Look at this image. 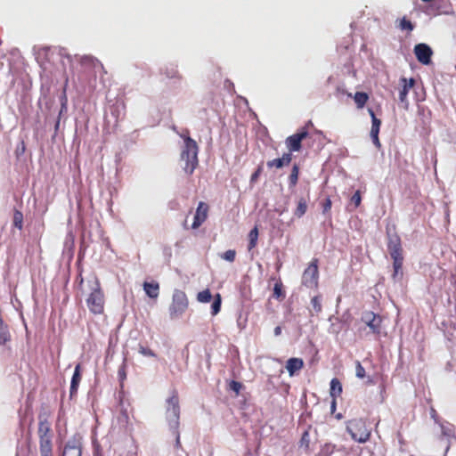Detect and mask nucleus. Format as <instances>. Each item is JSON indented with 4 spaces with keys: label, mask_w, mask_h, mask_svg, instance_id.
I'll list each match as a JSON object with an SVG mask.
<instances>
[{
    "label": "nucleus",
    "mask_w": 456,
    "mask_h": 456,
    "mask_svg": "<svg viewBox=\"0 0 456 456\" xmlns=\"http://www.w3.org/2000/svg\"><path fill=\"white\" fill-rule=\"evenodd\" d=\"M83 436L74 434L65 444L61 456H82Z\"/></svg>",
    "instance_id": "9"
},
{
    "label": "nucleus",
    "mask_w": 456,
    "mask_h": 456,
    "mask_svg": "<svg viewBox=\"0 0 456 456\" xmlns=\"http://www.w3.org/2000/svg\"><path fill=\"white\" fill-rule=\"evenodd\" d=\"M354 100L358 109H362L369 100L368 94L364 92H356L354 95Z\"/></svg>",
    "instance_id": "22"
},
{
    "label": "nucleus",
    "mask_w": 456,
    "mask_h": 456,
    "mask_svg": "<svg viewBox=\"0 0 456 456\" xmlns=\"http://www.w3.org/2000/svg\"><path fill=\"white\" fill-rule=\"evenodd\" d=\"M53 449L39 450L40 456H53Z\"/></svg>",
    "instance_id": "46"
},
{
    "label": "nucleus",
    "mask_w": 456,
    "mask_h": 456,
    "mask_svg": "<svg viewBox=\"0 0 456 456\" xmlns=\"http://www.w3.org/2000/svg\"><path fill=\"white\" fill-rule=\"evenodd\" d=\"M189 302L185 292L175 289L173 293L172 303L169 306L171 319L181 316L188 308Z\"/></svg>",
    "instance_id": "7"
},
{
    "label": "nucleus",
    "mask_w": 456,
    "mask_h": 456,
    "mask_svg": "<svg viewBox=\"0 0 456 456\" xmlns=\"http://www.w3.org/2000/svg\"><path fill=\"white\" fill-rule=\"evenodd\" d=\"M235 256H236V252L235 250L233 249H228L226 250L222 257L226 260V261H229V262H233L235 260Z\"/></svg>",
    "instance_id": "36"
},
{
    "label": "nucleus",
    "mask_w": 456,
    "mask_h": 456,
    "mask_svg": "<svg viewBox=\"0 0 456 456\" xmlns=\"http://www.w3.org/2000/svg\"><path fill=\"white\" fill-rule=\"evenodd\" d=\"M165 74L169 78H179V79L182 78V77L179 74L177 69L175 67H173V66L170 67V68H166Z\"/></svg>",
    "instance_id": "33"
},
{
    "label": "nucleus",
    "mask_w": 456,
    "mask_h": 456,
    "mask_svg": "<svg viewBox=\"0 0 456 456\" xmlns=\"http://www.w3.org/2000/svg\"><path fill=\"white\" fill-rule=\"evenodd\" d=\"M257 240H258V228H257V226H255L248 233V250L253 249L256 246Z\"/></svg>",
    "instance_id": "26"
},
{
    "label": "nucleus",
    "mask_w": 456,
    "mask_h": 456,
    "mask_svg": "<svg viewBox=\"0 0 456 456\" xmlns=\"http://www.w3.org/2000/svg\"><path fill=\"white\" fill-rule=\"evenodd\" d=\"M397 22V28L402 31H407L411 33L415 28V25L406 17H403L402 19L398 20Z\"/></svg>",
    "instance_id": "24"
},
{
    "label": "nucleus",
    "mask_w": 456,
    "mask_h": 456,
    "mask_svg": "<svg viewBox=\"0 0 456 456\" xmlns=\"http://www.w3.org/2000/svg\"><path fill=\"white\" fill-rule=\"evenodd\" d=\"M121 108L122 110H125L124 104H114L112 106L111 113L116 116L117 119L118 118V109Z\"/></svg>",
    "instance_id": "43"
},
{
    "label": "nucleus",
    "mask_w": 456,
    "mask_h": 456,
    "mask_svg": "<svg viewBox=\"0 0 456 456\" xmlns=\"http://www.w3.org/2000/svg\"><path fill=\"white\" fill-rule=\"evenodd\" d=\"M335 408H336V398H332L331 409L334 410Z\"/></svg>",
    "instance_id": "48"
},
{
    "label": "nucleus",
    "mask_w": 456,
    "mask_h": 456,
    "mask_svg": "<svg viewBox=\"0 0 456 456\" xmlns=\"http://www.w3.org/2000/svg\"><path fill=\"white\" fill-rule=\"evenodd\" d=\"M330 394L332 398H337L342 394V385L338 379L334 378L331 379Z\"/></svg>",
    "instance_id": "20"
},
{
    "label": "nucleus",
    "mask_w": 456,
    "mask_h": 456,
    "mask_svg": "<svg viewBox=\"0 0 456 456\" xmlns=\"http://www.w3.org/2000/svg\"><path fill=\"white\" fill-rule=\"evenodd\" d=\"M11 341V333L8 329V325L4 323L0 326V345H6Z\"/></svg>",
    "instance_id": "25"
},
{
    "label": "nucleus",
    "mask_w": 456,
    "mask_h": 456,
    "mask_svg": "<svg viewBox=\"0 0 456 456\" xmlns=\"http://www.w3.org/2000/svg\"><path fill=\"white\" fill-rule=\"evenodd\" d=\"M318 259L314 258L305 268L302 275V284L310 289L318 287L319 269Z\"/></svg>",
    "instance_id": "8"
},
{
    "label": "nucleus",
    "mask_w": 456,
    "mask_h": 456,
    "mask_svg": "<svg viewBox=\"0 0 456 456\" xmlns=\"http://www.w3.org/2000/svg\"><path fill=\"white\" fill-rule=\"evenodd\" d=\"M387 238V250L393 260L392 279L395 281L403 278V250L401 238L397 233H388Z\"/></svg>",
    "instance_id": "2"
},
{
    "label": "nucleus",
    "mask_w": 456,
    "mask_h": 456,
    "mask_svg": "<svg viewBox=\"0 0 456 456\" xmlns=\"http://www.w3.org/2000/svg\"><path fill=\"white\" fill-rule=\"evenodd\" d=\"M283 285L281 281H278L273 287V297L277 299L282 300L285 298L286 294L282 289Z\"/></svg>",
    "instance_id": "27"
},
{
    "label": "nucleus",
    "mask_w": 456,
    "mask_h": 456,
    "mask_svg": "<svg viewBox=\"0 0 456 456\" xmlns=\"http://www.w3.org/2000/svg\"><path fill=\"white\" fill-rule=\"evenodd\" d=\"M292 153L293 152H290L289 151L288 152L283 153L281 159H282L283 163L285 164V166L289 165V163L291 162V160H292Z\"/></svg>",
    "instance_id": "41"
},
{
    "label": "nucleus",
    "mask_w": 456,
    "mask_h": 456,
    "mask_svg": "<svg viewBox=\"0 0 456 456\" xmlns=\"http://www.w3.org/2000/svg\"><path fill=\"white\" fill-rule=\"evenodd\" d=\"M413 51L419 62L423 65H429L431 63L433 51L429 45L424 43H419L414 46Z\"/></svg>",
    "instance_id": "12"
},
{
    "label": "nucleus",
    "mask_w": 456,
    "mask_h": 456,
    "mask_svg": "<svg viewBox=\"0 0 456 456\" xmlns=\"http://www.w3.org/2000/svg\"><path fill=\"white\" fill-rule=\"evenodd\" d=\"M87 287L89 292L86 298V303L88 310L94 315L102 314L105 306V295L99 279L94 275L91 279L87 280Z\"/></svg>",
    "instance_id": "1"
},
{
    "label": "nucleus",
    "mask_w": 456,
    "mask_h": 456,
    "mask_svg": "<svg viewBox=\"0 0 456 456\" xmlns=\"http://www.w3.org/2000/svg\"><path fill=\"white\" fill-rule=\"evenodd\" d=\"M262 172H263V166L261 164L257 167V168L255 170V172L251 175L250 183H256L258 180Z\"/></svg>",
    "instance_id": "38"
},
{
    "label": "nucleus",
    "mask_w": 456,
    "mask_h": 456,
    "mask_svg": "<svg viewBox=\"0 0 456 456\" xmlns=\"http://www.w3.org/2000/svg\"><path fill=\"white\" fill-rule=\"evenodd\" d=\"M299 166L297 164H294L292 166L290 174L288 177L289 180V185L290 188H294L297 183H298V177H299Z\"/></svg>",
    "instance_id": "21"
},
{
    "label": "nucleus",
    "mask_w": 456,
    "mask_h": 456,
    "mask_svg": "<svg viewBox=\"0 0 456 456\" xmlns=\"http://www.w3.org/2000/svg\"><path fill=\"white\" fill-rule=\"evenodd\" d=\"M166 418L170 428L177 432L180 424V405L176 390H173L171 395L167 399Z\"/></svg>",
    "instance_id": "6"
},
{
    "label": "nucleus",
    "mask_w": 456,
    "mask_h": 456,
    "mask_svg": "<svg viewBox=\"0 0 456 456\" xmlns=\"http://www.w3.org/2000/svg\"><path fill=\"white\" fill-rule=\"evenodd\" d=\"M346 431L353 440L358 443H366L370 437V428L367 427L365 419H353L346 422Z\"/></svg>",
    "instance_id": "5"
},
{
    "label": "nucleus",
    "mask_w": 456,
    "mask_h": 456,
    "mask_svg": "<svg viewBox=\"0 0 456 456\" xmlns=\"http://www.w3.org/2000/svg\"><path fill=\"white\" fill-rule=\"evenodd\" d=\"M37 435L39 439V450L53 449V431L49 414L45 412L38 416Z\"/></svg>",
    "instance_id": "4"
},
{
    "label": "nucleus",
    "mask_w": 456,
    "mask_h": 456,
    "mask_svg": "<svg viewBox=\"0 0 456 456\" xmlns=\"http://www.w3.org/2000/svg\"><path fill=\"white\" fill-rule=\"evenodd\" d=\"M198 301L201 303H208L212 299L211 292L208 289H204L198 293L197 295Z\"/></svg>",
    "instance_id": "31"
},
{
    "label": "nucleus",
    "mask_w": 456,
    "mask_h": 456,
    "mask_svg": "<svg viewBox=\"0 0 456 456\" xmlns=\"http://www.w3.org/2000/svg\"><path fill=\"white\" fill-rule=\"evenodd\" d=\"M176 441H177V443H179V435H177Z\"/></svg>",
    "instance_id": "50"
},
{
    "label": "nucleus",
    "mask_w": 456,
    "mask_h": 456,
    "mask_svg": "<svg viewBox=\"0 0 456 456\" xmlns=\"http://www.w3.org/2000/svg\"><path fill=\"white\" fill-rule=\"evenodd\" d=\"M83 283H84V279L82 277H80V280H79V287L82 289V286H83Z\"/></svg>",
    "instance_id": "49"
},
{
    "label": "nucleus",
    "mask_w": 456,
    "mask_h": 456,
    "mask_svg": "<svg viewBox=\"0 0 456 456\" xmlns=\"http://www.w3.org/2000/svg\"><path fill=\"white\" fill-rule=\"evenodd\" d=\"M281 334V328L280 326H277L275 329H274V335L275 336H280Z\"/></svg>",
    "instance_id": "47"
},
{
    "label": "nucleus",
    "mask_w": 456,
    "mask_h": 456,
    "mask_svg": "<svg viewBox=\"0 0 456 456\" xmlns=\"http://www.w3.org/2000/svg\"><path fill=\"white\" fill-rule=\"evenodd\" d=\"M311 305L313 306V310L315 314H319L322 311V296L317 295L314 296L311 299Z\"/></svg>",
    "instance_id": "28"
},
{
    "label": "nucleus",
    "mask_w": 456,
    "mask_h": 456,
    "mask_svg": "<svg viewBox=\"0 0 456 456\" xmlns=\"http://www.w3.org/2000/svg\"><path fill=\"white\" fill-rule=\"evenodd\" d=\"M143 289L151 298L156 299L159 295V284L157 281H144Z\"/></svg>",
    "instance_id": "19"
},
{
    "label": "nucleus",
    "mask_w": 456,
    "mask_h": 456,
    "mask_svg": "<svg viewBox=\"0 0 456 456\" xmlns=\"http://www.w3.org/2000/svg\"><path fill=\"white\" fill-rule=\"evenodd\" d=\"M368 112L371 118V128H370V138L372 140L373 144L379 149L381 147V143L379 138V129L381 126V120L378 118L372 109H369Z\"/></svg>",
    "instance_id": "14"
},
{
    "label": "nucleus",
    "mask_w": 456,
    "mask_h": 456,
    "mask_svg": "<svg viewBox=\"0 0 456 456\" xmlns=\"http://www.w3.org/2000/svg\"><path fill=\"white\" fill-rule=\"evenodd\" d=\"M184 141V145L182 149L180 159L184 162L183 167V171L191 175L199 165L198 152L199 147L195 140L188 135H182Z\"/></svg>",
    "instance_id": "3"
},
{
    "label": "nucleus",
    "mask_w": 456,
    "mask_h": 456,
    "mask_svg": "<svg viewBox=\"0 0 456 456\" xmlns=\"http://www.w3.org/2000/svg\"><path fill=\"white\" fill-rule=\"evenodd\" d=\"M242 387L243 386L240 382L235 381V380H232L229 384L230 389L232 390L233 392H235L237 395L240 394Z\"/></svg>",
    "instance_id": "37"
},
{
    "label": "nucleus",
    "mask_w": 456,
    "mask_h": 456,
    "mask_svg": "<svg viewBox=\"0 0 456 456\" xmlns=\"http://www.w3.org/2000/svg\"><path fill=\"white\" fill-rule=\"evenodd\" d=\"M308 135L305 128H302L297 133L287 137L285 141L286 147L290 152L299 151L302 148V141Z\"/></svg>",
    "instance_id": "11"
},
{
    "label": "nucleus",
    "mask_w": 456,
    "mask_h": 456,
    "mask_svg": "<svg viewBox=\"0 0 456 456\" xmlns=\"http://www.w3.org/2000/svg\"><path fill=\"white\" fill-rule=\"evenodd\" d=\"M400 85L402 87L399 91V101L404 109H408L409 102L407 100V95L409 91L414 86L415 80L413 78H410L408 80L405 77H402L400 79Z\"/></svg>",
    "instance_id": "15"
},
{
    "label": "nucleus",
    "mask_w": 456,
    "mask_h": 456,
    "mask_svg": "<svg viewBox=\"0 0 456 456\" xmlns=\"http://www.w3.org/2000/svg\"><path fill=\"white\" fill-rule=\"evenodd\" d=\"M80 381H81V364L78 363L76 365L73 376L71 378L70 388H69L70 397L77 395Z\"/></svg>",
    "instance_id": "17"
},
{
    "label": "nucleus",
    "mask_w": 456,
    "mask_h": 456,
    "mask_svg": "<svg viewBox=\"0 0 456 456\" xmlns=\"http://www.w3.org/2000/svg\"><path fill=\"white\" fill-rule=\"evenodd\" d=\"M306 210H307V200L302 197L297 201V205L294 211V215L297 217L300 218L306 213Z\"/></svg>",
    "instance_id": "23"
},
{
    "label": "nucleus",
    "mask_w": 456,
    "mask_h": 456,
    "mask_svg": "<svg viewBox=\"0 0 456 456\" xmlns=\"http://www.w3.org/2000/svg\"><path fill=\"white\" fill-rule=\"evenodd\" d=\"M292 153L293 152H290L289 151L288 152L283 153L281 159H282L283 163L285 164V166L289 165V163L291 162V160H292Z\"/></svg>",
    "instance_id": "42"
},
{
    "label": "nucleus",
    "mask_w": 456,
    "mask_h": 456,
    "mask_svg": "<svg viewBox=\"0 0 456 456\" xmlns=\"http://www.w3.org/2000/svg\"><path fill=\"white\" fill-rule=\"evenodd\" d=\"M139 352H140V354H142L144 356H151V357H154L155 356V354H154V352L151 349H150L148 347H144L142 346H141L139 347Z\"/></svg>",
    "instance_id": "40"
},
{
    "label": "nucleus",
    "mask_w": 456,
    "mask_h": 456,
    "mask_svg": "<svg viewBox=\"0 0 456 456\" xmlns=\"http://www.w3.org/2000/svg\"><path fill=\"white\" fill-rule=\"evenodd\" d=\"M13 225L19 230L23 226V214L20 210H15L13 213Z\"/></svg>",
    "instance_id": "30"
},
{
    "label": "nucleus",
    "mask_w": 456,
    "mask_h": 456,
    "mask_svg": "<svg viewBox=\"0 0 456 456\" xmlns=\"http://www.w3.org/2000/svg\"><path fill=\"white\" fill-rule=\"evenodd\" d=\"M332 206L331 200L328 197L325 199V200L322 203V213L326 214L330 211Z\"/></svg>",
    "instance_id": "39"
},
{
    "label": "nucleus",
    "mask_w": 456,
    "mask_h": 456,
    "mask_svg": "<svg viewBox=\"0 0 456 456\" xmlns=\"http://www.w3.org/2000/svg\"><path fill=\"white\" fill-rule=\"evenodd\" d=\"M221 304H222V297H221V295L219 293H217L215 296L214 302H213V304L211 305V314H212V315H216L220 312Z\"/></svg>",
    "instance_id": "29"
},
{
    "label": "nucleus",
    "mask_w": 456,
    "mask_h": 456,
    "mask_svg": "<svg viewBox=\"0 0 456 456\" xmlns=\"http://www.w3.org/2000/svg\"><path fill=\"white\" fill-rule=\"evenodd\" d=\"M268 168H277L280 169L285 166L281 158L273 159L272 160H268L266 163Z\"/></svg>",
    "instance_id": "32"
},
{
    "label": "nucleus",
    "mask_w": 456,
    "mask_h": 456,
    "mask_svg": "<svg viewBox=\"0 0 456 456\" xmlns=\"http://www.w3.org/2000/svg\"><path fill=\"white\" fill-rule=\"evenodd\" d=\"M361 322L370 328L372 334L378 336L380 334L382 325V318L380 315L372 311H365L361 316Z\"/></svg>",
    "instance_id": "10"
},
{
    "label": "nucleus",
    "mask_w": 456,
    "mask_h": 456,
    "mask_svg": "<svg viewBox=\"0 0 456 456\" xmlns=\"http://www.w3.org/2000/svg\"><path fill=\"white\" fill-rule=\"evenodd\" d=\"M355 376L359 379H363L366 377L365 369L359 361H356L355 362Z\"/></svg>",
    "instance_id": "34"
},
{
    "label": "nucleus",
    "mask_w": 456,
    "mask_h": 456,
    "mask_svg": "<svg viewBox=\"0 0 456 456\" xmlns=\"http://www.w3.org/2000/svg\"><path fill=\"white\" fill-rule=\"evenodd\" d=\"M362 202V196L359 191H356L354 194L351 197V203L354 204V208H357Z\"/></svg>",
    "instance_id": "35"
},
{
    "label": "nucleus",
    "mask_w": 456,
    "mask_h": 456,
    "mask_svg": "<svg viewBox=\"0 0 456 456\" xmlns=\"http://www.w3.org/2000/svg\"><path fill=\"white\" fill-rule=\"evenodd\" d=\"M25 150H26L25 142L23 141H21L20 145L18 146L15 151L16 155L19 156V155L23 154L25 152Z\"/></svg>",
    "instance_id": "44"
},
{
    "label": "nucleus",
    "mask_w": 456,
    "mask_h": 456,
    "mask_svg": "<svg viewBox=\"0 0 456 456\" xmlns=\"http://www.w3.org/2000/svg\"><path fill=\"white\" fill-rule=\"evenodd\" d=\"M304 368V361L301 358L292 357L286 362V369L289 376H294L297 372Z\"/></svg>",
    "instance_id": "16"
},
{
    "label": "nucleus",
    "mask_w": 456,
    "mask_h": 456,
    "mask_svg": "<svg viewBox=\"0 0 456 456\" xmlns=\"http://www.w3.org/2000/svg\"><path fill=\"white\" fill-rule=\"evenodd\" d=\"M209 211V206L206 202L200 201L198 204L196 212L193 217L191 229H198L208 218Z\"/></svg>",
    "instance_id": "13"
},
{
    "label": "nucleus",
    "mask_w": 456,
    "mask_h": 456,
    "mask_svg": "<svg viewBox=\"0 0 456 456\" xmlns=\"http://www.w3.org/2000/svg\"><path fill=\"white\" fill-rule=\"evenodd\" d=\"M308 437V433L307 432H305L302 438H301V445H304L305 446V448L307 449L308 448V440L306 439Z\"/></svg>",
    "instance_id": "45"
},
{
    "label": "nucleus",
    "mask_w": 456,
    "mask_h": 456,
    "mask_svg": "<svg viewBox=\"0 0 456 456\" xmlns=\"http://www.w3.org/2000/svg\"><path fill=\"white\" fill-rule=\"evenodd\" d=\"M79 62L85 69H96L97 68H101L102 69H104L102 63L99 60H97L96 58H94L91 55L82 56L79 60Z\"/></svg>",
    "instance_id": "18"
}]
</instances>
